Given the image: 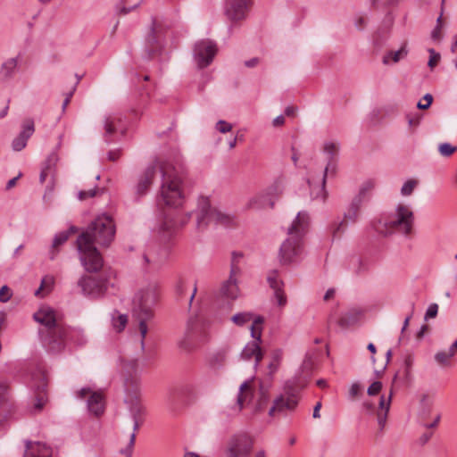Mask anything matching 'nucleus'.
Listing matches in <instances>:
<instances>
[{"label": "nucleus", "mask_w": 457, "mask_h": 457, "mask_svg": "<svg viewBox=\"0 0 457 457\" xmlns=\"http://www.w3.org/2000/svg\"><path fill=\"white\" fill-rule=\"evenodd\" d=\"M264 321V319L262 316H257V318L252 322L250 330L251 337L255 339L254 341L249 342L241 352V358L244 360H250L254 358L253 367L256 369L262 359V353L259 343L262 341V325Z\"/></svg>", "instance_id": "obj_8"}, {"label": "nucleus", "mask_w": 457, "mask_h": 457, "mask_svg": "<svg viewBox=\"0 0 457 457\" xmlns=\"http://www.w3.org/2000/svg\"><path fill=\"white\" fill-rule=\"evenodd\" d=\"M355 262H356L357 267L354 270V272L356 274H361V272L366 270L364 264L362 263V262L360 259H356Z\"/></svg>", "instance_id": "obj_64"}, {"label": "nucleus", "mask_w": 457, "mask_h": 457, "mask_svg": "<svg viewBox=\"0 0 457 457\" xmlns=\"http://www.w3.org/2000/svg\"><path fill=\"white\" fill-rule=\"evenodd\" d=\"M12 295V290L7 286H3L0 288V302L6 303L8 302Z\"/></svg>", "instance_id": "obj_49"}, {"label": "nucleus", "mask_w": 457, "mask_h": 457, "mask_svg": "<svg viewBox=\"0 0 457 457\" xmlns=\"http://www.w3.org/2000/svg\"><path fill=\"white\" fill-rule=\"evenodd\" d=\"M115 236L113 220L108 215L96 218L77 239L79 259L85 270L96 273L103 267V258L96 245L107 247Z\"/></svg>", "instance_id": "obj_2"}, {"label": "nucleus", "mask_w": 457, "mask_h": 457, "mask_svg": "<svg viewBox=\"0 0 457 457\" xmlns=\"http://www.w3.org/2000/svg\"><path fill=\"white\" fill-rule=\"evenodd\" d=\"M192 213L193 212H188L185 216H182L177 212L166 214L160 228L164 237H170L179 228L187 224V221L190 220Z\"/></svg>", "instance_id": "obj_16"}, {"label": "nucleus", "mask_w": 457, "mask_h": 457, "mask_svg": "<svg viewBox=\"0 0 457 457\" xmlns=\"http://www.w3.org/2000/svg\"><path fill=\"white\" fill-rule=\"evenodd\" d=\"M96 187L95 188L89 189V190H80L78 193V198L80 201H83L87 198L94 197L96 195Z\"/></svg>", "instance_id": "obj_53"}, {"label": "nucleus", "mask_w": 457, "mask_h": 457, "mask_svg": "<svg viewBox=\"0 0 457 457\" xmlns=\"http://www.w3.org/2000/svg\"><path fill=\"white\" fill-rule=\"evenodd\" d=\"M53 451L50 446L41 442H25L23 457H52Z\"/></svg>", "instance_id": "obj_24"}, {"label": "nucleus", "mask_w": 457, "mask_h": 457, "mask_svg": "<svg viewBox=\"0 0 457 457\" xmlns=\"http://www.w3.org/2000/svg\"><path fill=\"white\" fill-rule=\"evenodd\" d=\"M198 229H204L209 223H215L224 227H230L235 224V217L223 212L218 208L211 205L206 196H200L197 200L196 209L194 211Z\"/></svg>", "instance_id": "obj_7"}, {"label": "nucleus", "mask_w": 457, "mask_h": 457, "mask_svg": "<svg viewBox=\"0 0 457 457\" xmlns=\"http://www.w3.org/2000/svg\"><path fill=\"white\" fill-rule=\"evenodd\" d=\"M361 390H362V388H361V386L360 383H358V382L353 383L349 389V397L351 399L356 398L361 393Z\"/></svg>", "instance_id": "obj_50"}, {"label": "nucleus", "mask_w": 457, "mask_h": 457, "mask_svg": "<svg viewBox=\"0 0 457 457\" xmlns=\"http://www.w3.org/2000/svg\"><path fill=\"white\" fill-rule=\"evenodd\" d=\"M38 335L46 350L54 353L62 352L65 348L68 340L74 341L79 345L85 343L82 329L67 328L63 323L50 330L49 328L39 329Z\"/></svg>", "instance_id": "obj_5"}, {"label": "nucleus", "mask_w": 457, "mask_h": 457, "mask_svg": "<svg viewBox=\"0 0 457 457\" xmlns=\"http://www.w3.org/2000/svg\"><path fill=\"white\" fill-rule=\"evenodd\" d=\"M243 257L244 256L242 253H232L229 272V275H231V277H237L238 275L241 274Z\"/></svg>", "instance_id": "obj_32"}, {"label": "nucleus", "mask_w": 457, "mask_h": 457, "mask_svg": "<svg viewBox=\"0 0 457 457\" xmlns=\"http://www.w3.org/2000/svg\"><path fill=\"white\" fill-rule=\"evenodd\" d=\"M274 296H275L277 303L279 306H284L287 303V297H286L282 288L274 290Z\"/></svg>", "instance_id": "obj_54"}, {"label": "nucleus", "mask_w": 457, "mask_h": 457, "mask_svg": "<svg viewBox=\"0 0 457 457\" xmlns=\"http://www.w3.org/2000/svg\"><path fill=\"white\" fill-rule=\"evenodd\" d=\"M46 403V399L43 395H38L34 404L35 411H40Z\"/></svg>", "instance_id": "obj_60"}, {"label": "nucleus", "mask_w": 457, "mask_h": 457, "mask_svg": "<svg viewBox=\"0 0 457 457\" xmlns=\"http://www.w3.org/2000/svg\"><path fill=\"white\" fill-rule=\"evenodd\" d=\"M430 57L428 65L432 69L434 68L440 60V54L436 53L434 49H429Z\"/></svg>", "instance_id": "obj_56"}, {"label": "nucleus", "mask_w": 457, "mask_h": 457, "mask_svg": "<svg viewBox=\"0 0 457 457\" xmlns=\"http://www.w3.org/2000/svg\"><path fill=\"white\" fill-rule=\"evenodd\" d=\"M179 397L185 403L189 402L196 397V391L195 386L192 384L183 385L179 392Z\"/></svg>", "instance_id": "obj_33"}, {"label": "nucleus", "mask_w": 457, "mask_h": 457, "mask_svg": "<svg viewBox=\"0 0 457 457\" xmlns=\"http://www.w3.org/2000/svg\"><path fill=\"white\" fill-rule=\"evenodd\" d=\"M35 131L34 120L26 119L22 123V129L20 134L12 140V147L13 151H21L27 145L28 139Z\"/></svg>", "instance_id": "obj_22"}, {"label": "nucleus", "mask_w": 457, "mask_h": 457, "mask_svg": "<svg viewBox=\"0 0 457 457\" xmlns=\"http://www.w3.org/2000/svg\"><path fill=\"white\" fill-rule=\"evenodd\" d=\"M216 129L220 133H227L232 129V125L223 120H220L216 123Z\"/></svg>", "instance_id": "obj_51"}, {"label": "nucleus", "mask_w": 457, "mask_h": 457, "mask_svg": "<svg viewBox=\"0 0 457 457\" xmlns=\"http://www.w3.org/2000/svg\"><path fill=\"white\" fill-rule=\"evenodd\" d=\"M361 193V191L359 192V194L353 198L352 202L344 213L343 220L339 221L338 223H335L332 226L331 229L333 237H337L338 233H341L346 227L347 222L356 221L360 208L362 204Z\"/></svg>", "instance_id": "obj_15"}, {"label": "nucleus", "mask_w": 457, "mask_h": 457, "mask_svg": "<svg viewBox=\"0 0 457 457\" xmlns=\"http://www.w3.org/2000/svg\"><path fill=\"white\" fill-rule=\"evenodd\" d=\"M362 312L361 310H350L340 317L337 323L342 328H347L350 326L356 324Z\"/></svg>", "instance_id": "obj_30"}, {"label": "nucleus", "mask_w": 457, "mask_h": 457, "mask_svg": "<svg viewBox=\"0 0 457 457\" xmlns=\"http://www.w3.org/2000/svg\"><path fill=\"white\" fill-rule=\"evenodd\" d=\"M417 184L418 182L415 179L407 180L401 188V194L404 196L411 195Z\"/></svg>", "instance_id": "obj_44"}, {"label": "nucleus", "mask_w": 457, "mask_h": 457, "mask_svg": "<svg viewBox=\"0 0 457 457\" xmlns=\"http://www.w3.org/2000/svg\"><path fill=\"white\" fill-rule=\"evenodd\" d=\"M135 440H136V434L132 433L130 435L128 446L126 448H124V449H121L120 451V453L122 455H124L125 457H131L132 456V453H133V447H134V445H135Z\"/></svg>", "instance_id": "obj_47"}, {"label": "nucleus", "mask_w": 457, "mask_h": 457, "mask_svg": "<svg viewBox=\"0 0 457 457\" xmlns=\"http://www.w3.org/2000/svg\"><path fill=\"white\" fill-rule=\"evenodd\" d=\"M393 395V389H391L390 394L387 397L385 395H381L378 403V409L377 411V420L379 427L380 431H382L386 423L387 415L391 406Z\"/></svg>", "instance_id": "obj_27"}, {"label": "nucleus", "mask_w": 457, "mask_h": 457, "mask_svg": "<svg viewBox=\"0 0 457 457\" xmlns=\"http://www.w3.org/2000/svg\"><path fill=\"white\" fill-rule=\"evenodd\" d=\"M324 154L327 156L328 161H337V155L339 152V145L336 142H326L323 146Z\"/></svg>", "instance_id": "obj_35"}, {"label": "nucleus", "mask_w": 457, "mask_h": 457, "mask_svg": "<svg viewBox=\"0 0 457 457\" xmlns=\"http://www.w3.org/2000/svg\"><path fill=\"white\" fill-rule=\"evenodd\" d=\"M104 137L107 143L110 142L109 137L112 136L115 132L120 131L121 135L126 133V128L123 123V119L119 115H109L104 120Z\"/></svg>", "instance_id": "obj_23"}, {"label": "nucleus", "mask_w": 457, "mask_h": 457, "mask_svg": "<svg viewBox=\"0 0 457 457\" xmlns=\"http://www.w3.org/2000/svg\"><path fill=\"white\" fill-rule=\"evenodd\" d=\"M137 368V360H132L125 365L127 372L136 371Z\"/></svg>", "instance_id": "obj_62"}, {"label": "nucleus", "mask_w": 457, "mask_h": 457, "mask_svg": "<svg viewBox=\"0 0 457 457\" xmlns=\"http://www.w3.org/2000/svg\"><path fill=\"white\" fill-rule=\"evenodd\" d=\"M414 215L411 209L398 204L394 212L382 216L374 223V229L382 236L399 233L408 237L413 228Z\"/></svg>", "instance_id": "obj_4"}, {"label": "nucleus", "mask_w": 457, "mask_h": 457, "mask_svg": "<svg viewBox=\"0 0 457 457\" xmlns=\"http://www.w3.org/2000/svg\"><path fill=\"white\" fill-rule=\"evenodd\" d=\"M316 356V353L314 351H309L306 353L304 360L302 364L303 370L306 371L312 370L314 363V358Z\"/></svg>", "instance_id": "obj_42"}, {"label": "nucleus", "mask_w": 457, "mask_h": 457, "mask_svg": "<svg viewBox=\"0 0 457 457\" xmlns=\"http://www.w3.org/2000/svg\"><path fill=\"white\" fill-rule=\"evenodd\" d=\"M107 278L103 275H85L78 281L82 294L92 298L102 296L107 290Z\"/></svg>", "instance_id": "obj_11"}, {"label": "nucleus", "mask_w": 457, "mask_h": 457, "mask_svg": "<svg viewBox=\"0 0 457 457\" xmlns=\"http://www.w3.org/2000/svg\"><path fill=\"white\" fill-rule=\"evenodd\" d=\"M220 294L221 295L230 299L237 297L238 287L237 283V277H231V275H229L228 279L226 280L220 287Z\"/></svg>", "instance_id": "obj_29"}, {"label": "nucleus", "mask_w": 457, "mask_h": 457, "mask_svg": "<svg viewBox=\"0 0 457 457\" xmlns=\"http://www.w3.org/2000/svg\"><path fill=\"white\" fill-rule=\"evenodd\" d=\"M129 406V412L133 420H141L144 413L145 409L140 404L139 400L131 401L129 403H126Z\"/></svg>", "instance_id": "obj_37"}, {"label": "nucleus", "mask_w": 457, "mask_h": 457, "mask_svg": "<svg viewBox=\"0 0 457 457\" xmlns=\"http://www.w3.org/2000/svg\"><path fill=\"white\" fill-rule=\"evenodd\" d=\"M337 173V162L334 161H328L327 164L325 166V169L323 170L322 179L320 187L317 188V191L315 192L314 187H312V181L309 180L308 183L311 187V195L312 199H320L323 203L326 201L328 197V192L326 190V181L328 176L334 177Z\"/></svg>", "instance_id": "obj_20"}, {"label": "nucleus", "mask_w": 457, "mask_h": 457, "mask_svg": "<svg viewBox=\"0 0 457 457\" xmlns=\"http://www.w3.org/2000/svg\"><path fill=\"white\" fill-rule=\"evenodd\" d=\"M253 378L243 382L239 387L237 395L238 410H242L244 403H252L255 411H261L270 401V379L260 381L258 387H254Z\"/></svg>", "instance_id": "obj_6"}, {"label": "nucleus", "mask_w": 457, "mask_h": 457, "mask_svg": "<svg viewBox=\"0 0 457 457\" xmlns=\"http://www.w3.org/2000/svg\"><path fill=\"white\" fill-rule=\"evenodd\" d=\"M268 283L270 287L273 290H278L282 288V282L278 278V273L276 270H272L267 278Z\"/></svg>", "instance_id": "obj_43"}, {"label": "nucleus", "mask_w": 457, "mask_h": 457, "mask_svg": "<svg viewBox=\"0 0 457 457\" xmlns=\"http://www.w3.org/2000/svg\"><path fill=\"white\" fill-rule=\"evenodd\" d=\"M77 231V228L74 226H71L70 228L66 231H62L55 235L53 244H52V249L50 251V259L54 260L57 254V251L55 250L56 247L59 245L64 244L69 237L75 233Z\"/></svg>", "instance_id": "obj_28"}, {"label": "nucleus", "mask_w": 457, "mask_h": 457, "mask_svg": "<svg viewBox=\"0 0 457 457\" xmlns=\"http://www.w3.org/2000/svg\"><path fill=\"white\" fill-rule=\"evenodd\" d=\"M250 0H226L225 13L232 21L244 20L248 11Z\"/></svg>", "instance_id": "obj_21"}, {"label": "nucleus", "mask_w": 457, "mask_h": 457, "mask_svg": "<svg viewBox=\"0 0 457 457\" xmlns=\"http://www.w3.org/2000/svg\"><path fill=\"white\" fill-rule=\"evenodd\" d=\"M309 215L299 212L290 227L287 228V237L281 244L278 260L282 265L290 264L297 260L303 248V237L308 231Z\"/></svg>", "instance_id": "obj_3"}, {"label": "nucleus", "mask_w": 457, "mask_h": 457, "mask_svg": "<svg viewBox=\"0 0 457 457\" xmlns=\"http://www.w3.org/2000/svg\"><path fill=\"white\" fill-rule=\"evenodd\" d=\"M139 320V331L141 335V349L145 350V338L147 334V325L145 323L146 320L149 318H145V316H137Z\"/></svg>", "instance_id": "obj_40"}, {"label": "nucleus", "mask_w": 457, "mask_h": 457, "mask_svg": "<svg viewBox=\"0 0 457 457\" xmlns=\"http://www.w3.org/2000/svg\"><path fill=\"white\" fill-rule=\"evenodd\" d=\"M77 397L87 401V410L90 413L99 416L104 411V399L101 391L91 387H82L77 392Z\"/></svg>", "instance_id": "obj_14"}, {"label": "nucleus", "mask_w": 457, "mask_h": 457, "mask_svg": "<svg viewBox=\"0 0 457 457\" xmlns=\"http://www.w3.org/2000/svg\"><path fill=\"white\" fill-rule=\"evenodd\" d=\"M33 319L37 323L41 324V329H52L53 328L62 324L59 320L57 312L50 306L40 307L34 314Z\"/></svg>", "instance_id": "obj_19"}, {"label": "nucleus", "mask_w": 457, "mask_h": 457, "mask_svg": "<svg viewBox=\"0 0 457 457\" xmlns=\"http://www.w3.org/2000/svg\"><path fill=\"white\" fill-rule=\"evenodd\" d=\"M187 290V284L184 280H179L176 285V294L179 297H182Z\"/></svg>", "instance_id": "obj_57"}, {"label": "nucleus", "mask_w": 457, "mask_h": 457, "mask_svg": "<svg viewBox=\"0 0 457 457\" xmlns=\"http://www.w3.org/2000/svg\"><path fill=\"white\" fill-rule=\"evenodd\" d=\"M382 389V383L380 381H375L373 382L367 390V393L369 395H378Z\"/></svg>", "instance_id": "obj_52"}, {"label": "nucleus", "mask_w": 457, "mask_h": 457, "mask_svg": "<svg viewBox=\"0 0 457 457\" xmlns=\"http://www.w3.org/2000/svg\"><path fill=\"white\" fill-rule=\"evenodd\" d=\"M216 53L217 46L210 39H202L196 42L194 47V58L199 68L210 65Z\"/></svg>", "instance_id": "obj_13"}, {"label": "nucleus", "mask_w": 457, "mask_h": 457, "mask_svg": "<svg viewBox=\"0 0 457 457\" xmlns=\"http://www.w3.org/2000/svg\"><path fill=\"white\" fill-rule=\"evenodd\" d=\"M228 347H222L213 353L210 357V364L213 368H219L224 364L228 354Z\"/></svg>", "instance_id": "obj_31"}, {"label": "nucleus", "mask_w": 457, "mask_h": 457, "mask_svg": "<svg viewBox=\"0 0 457 457\" xmlns=\"http://www.w3.org/2000/svg\"><path fill=\"white\" fill-rule=\"evenodd\" d=\"M125 403L139 400L140 395V381L137 377L129 375L124 380Z\"/></svg>", "instance_id": "obj_26"}, {"label": "nucleus", "mask_w": 457, "mask_h": 457, "mask_svg": "<svg viewBox=\"0 0 457 457\" xmlns=\"http://www.w3.org/2000/svg\"><path fill=\"white\" fill-rule=\"evenodd\" d=\"M120 156V150H112L108 152L107 158L109 161L115 162L117 161Z\"/></svg>", "instance_id": "obj_61"}, {"label": "nucleus", "mask_w": 457, "mask_h": 457, "mask_svg": "<svg viewBox=\"0 0 457 457\" xmlns=\"http://www.w3.org/2000/svg\"><path fill=\"white\" fill-rule=\"evenodd\" d=\"M257 317L253 318V313L248 312H238L232 316L231 320L237 326H244L245 324L253 321Z\"/></svg>", "instance_id": "obj_38"}, {"label": "nucleus", "mask_w": 457, "mask_h": 457, "mask_svg": "<svg viewBox=\"0 0 457 457\" xmlns=\"http://www.w3.org/2000/svg\"><path fill=\"white\" fill-rule=\"evenodd\" d=\"M20 54L6 59L0 66V80L8 82L12 80L19 70Z\"/></svg>", "instance_id": "obj_25"}, {"label": "nucleus", "mask_w": 457, "mask_h": 457, "mask_svg": "<svg viewBox=\"0 0 457 457\" xmlns=\"http://www.w3.org/2000/svg\"><path fill=\"white\" fill-rule=\"evenodd\" d=\"M361 408L366 411L367 414H374L375 405L370 401H364L361 404Z\"/></svg>", "instance_id": "obj_58"}, {"label": "nucleus", "mask_w": 457, "mask_h": 457, "mask_svg": "<svg viewBox=\"0 0 457 457\" xmlns=\"http://www.w3.org/2000/svg\"><path fill=\"white\" fill-rule=\"evenodd\" d=\"M452 357L453 356L450 355L448 351H441L435 354V360L440 365H447Z\"/></svg>", "instance_id": "obj_45"}, {"label": "nucleus", "mask_w": 457, "mask_h": 457, "mask_svg": "<svg viewBox=\"0 0 457 457\" xmlns=\"http://www.w3.org/2000/svg\"><path fill=\"white\" fill-rule=\"evenodd\" d=\"M408 54V50L405 46H403L397 51H390L383 57V63L389 64L390 60L394 62H398L401 59L404 58Z\"/></svg>", "instance_id": "obj_34"}, {"label": "nucleus", "mask_w": 457, "mask_h": 457, "mask_svg": "<svg viewBox=\"0 0 457 457\" xmlns=\"http://www.w3.org/2000/svg\"><path fill=\"white\" fill-rule=\"evenodd\" d=\"M279 364H278V360L275 361V360H272V361L270 362L269 364V370H270V377L271 378L273 373L276 372V370H278Z\"/></svg>", "instance_id": "obj_63"}, {"label": "nucleus", "mask_w": 457, "mask_h": 457, "mask_svg": "<svg viewBox=\"0 0 457 457\" xmlns=\"http://www.w3.org/2000/svg\"><path fill=\"white\" fill-rule=\"evenodd\" d=\"M423 100L427 101V104H422L421 101H420L417 104V107L420 110H427L429 108L433 102V96L431 94L428 93L423 96Z\"/></svg>", "instance_id": "obj_55"}, {"label": "nucleus", "mask_w": 457, "mask_h": 457, "mask_svg": "<svg viewBox=\"0 0 457 457\" xmlns=\"http://www.w3.org/2000/svg\"><path fill=\"white\" fill-rule=\"evenodd\" d=\"M164 26L162 21L155 18H152L150 30L145 39V59L153 58L159 53L162 47V35L164 33Z\"/></svg>", "instance_id": "obj_10"}, {"label": "nucleus", "mask_w": 457, "mask_h": 457, "mask_svg": "<svg viewBox=\"0 0 457 457\" xmlns=\"http://www.w3.org/2000/svg\"><path fill=\"white\" fill-rule=\"evenodd\" d=\"M56 162H57V155L55 154H51L48 156L47 160L46 161L45 166L40 172V175H39L40 183H44L46 181V177L48 176L52 166H54Z\"/></svg>", "instance_id": "obj_36"}, {"label": "nucleus", "mask_w": 457, "mask_h": 457, "mask_svg": "<svg viewBox=\"0 0 457 457\" xmlns=\"http://www.w3.org/2000/svg\"><path fill=\"white\" fill-rule=\"evenodd\" d=\"M7 386L0 383V406L4 405L6 402Z\"/></svg>", "instance_id": "obj_59"}, {"label": "nucleus", "mask_w": 457, "mask_h": 457, "mask_svg": "<svg viewBox=\"0 0 457 457\" xmlns=\"http://www.w3.org/2000/svg\"><path fill=\"white\" fill-rule=\"evenodd\" d=\"M128 322V317L125 314H120L117 317H112V326L118 331H122Z\"/></svg>", "instance_id": "obj_41"}, {"label": "nucleus", "mask_w": 457, "mask_h": 457, "mask_svg": "<svg viewBox=\"0 0 457 457\" xmlns=\"http://www.w3.org/2000/svg\"><path fill=\"white\" fill-rule=\"evenodd\" d=\"M438 312V305L437 303H431L428 307L424 319L425 320H428L429 319L436 318Z\"/></svg>", "instance_id": "obj_48"}, {"label": "nucleus", "mask_w": 457, "mask_h": 457, "mask_svg": "<svg viewBox=\"0 0 457 457\" xmlns=\"http://www.w3.org/2000/svg\"><path fill=\"white\" fill-rule=\"evenodd\" d=\"M285 389V395H281L274 400L273 405L269 411L270 416H273L275 411L279 412L285 410H294L297 405V395L294 392L293 389H289L287 386Z\"/></svg>", "instance_id": "obj_17"}, {"label": "nucleus", "mask_w": 457, "mask_h": 457, "mask_svg": "<svg viewBox=\"0 0 457 457\" xmlns=\"http://www.w3.org/2000/svg\"><path fill=\"white\" fill-rule=\"evenodd\" d=\"M158 297L157 287L154 285L137 292L132 301L133 313L136 316H145L150 318L152 315V306Z\"/></svg>", "instance_id": "obj_9"}, {"label": "nucleus", "mask_w": 457, "mask_h": 457, "mask_svg": "<svg viewBox=\"0 0 457 457\" xmlns=\"http://www.w3.org/2000/svg\"><path fill=\"white\" fill-rule=\"evenodd\" d=\"M253 446V439L245 433L233 436L228 442V457H248Z\"/></svg>", "instance_id": "obj_12"}, {"label": "nucleus", "mask_w": 457, "mask_h": 457, "mask_svg": "<svg viewBox=\"0 0 457 457\" xmlns=\"http://www.w3.org/2000/svg\"><path fill=\"white\" fill-rule=\"evenodd\" d=\"M54 286V278L52 277H46L42 279L41 285L37 290L35 292V295L42 296L41 292L45 291L46 293H49Z\"/></svg>", "instance_id": "obj_39"}, {"label": "nucleus", "mask_w": 457, "mask_h": 457, "mask_svg": "<svg viewBox=\"0 0 457 457\" xmlns=\"http://www.w3.org/2000/svg\"><path fill=\"white\" fill-rule=\"evenodd\" d=\"M438 151L442 156L448 157L456 151V147L450 143H442L438 146Z\"/></svg>", "instance_id": "obj_46"}, {"label": "nucleus", "mask_w": 457, "mask_h": 457, "mask_svg": "<svg viewBox=\"0 0 457 457\" xmlns=\"http://www.w3.org/2000/svg\"><path fill=\"white\" fill-rule=\"evenodd\" d=\"M162 176L161 198L168 206L181 205L184 194L183 176L170 162L155 159L139 174L135 186V194L141 197L148 192L157 174Z\"/></svg>", "instance_id": "obj_1"}, {"label": "nucleus", "mask_w": 457, "mask_h": 457, "mask_svg": "<svg viewBox=\"0 0 457 457\" xmlns=\"http://www.w3.org/2000/svg\"><path fill=\"white\" fill-rule=\"evenodd\" d=\"M276 187H269L251 197L247 202L248 209L261 210L266 207L273 208L275 203Z\"/></svg>", "instance_id": "obj_18"}]
</instances>
